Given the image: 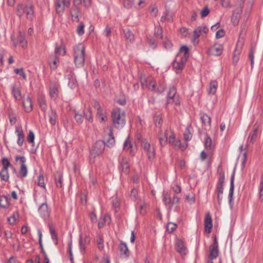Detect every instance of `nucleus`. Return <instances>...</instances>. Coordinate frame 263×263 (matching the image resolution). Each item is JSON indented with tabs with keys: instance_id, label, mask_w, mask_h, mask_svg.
<instances>
[{
	"instance_id": "1",
	"label": "nucleus",
	"mask_w": 263,
	"mask_h": 263,
	"mask_svg": "<svg viewBox=\"0 0 263 263\" xmlns=\"http://www.w3.org/2000/svg\"><path fill=\"white\" fill-rule=\"evenodd\" d=\"M105 132L107 133L106 143L101 140L97 141L90 152L89 162L91 163L95 162V159L97 156L102 154L104 150L105 144L108 147H112L115 143V140L112 134L111 128L110 127L106 128Z\"/></svg>"
},
{
	"instance_id": "2",
	"label": "nucleus",
	"mask_w": 263,
	"mask_h": 263,
	"mask_svg": "<svg viewBox=\"0 0 263 263\" xmlns=\"http://www.w3.org/2000/svg\"><path fill=\"white\" fill-rule=\"evenodd\" d=\"M159 139L162 146L165 145L167 141L176 149H180L181 151L184 150L187 146L186 142L182 144L179 140L176 139L171 129L166 130L162 135H159Z\"/></svg>"
},
{
	"instance_id": "3",
	"label": "nucleus",
	"mask_w": 263,
	"mask_h": 263,
	"mask_svg": "<svg viewBox=\"0 0 263 263\" xmlns=\"http://www.w3.org/2000/svg\"><path fill=\"white\" fill-rule=\"evenodd\" d=\"M189 48L184 46L180 48V51L177 54L173 63V67L176 72H180L184 68L185 64L189 57Z\"/></svg>"
},
{
	"instance_id": "4",
	"label": "nucleus",
	"mask_w": 263,
	"mask_h": 263,
	"mask_svg": "<svg viewBox=\"0 0 263 263\" xmlns=\"http://www.w3.org/2000/svg\"><path fill=\"white\" fill-rule=\"evenodd\" d=\"M26 13V17L29 21H32L34 16V10L31 2H28L25 5L18 4L16 7V14L21 17Z\"/></svg>"
},
{
	"instance_id": "5",
	"label": "nucleus",
	"mask_w": 263,
	"mask_h": 263,
	"mask_svg": "<svg viewBox=\"0 0 263 263\" xmlns=\"http://www.w3.org/2000/svg\"><path fill=\"white\" fill-rule=\"evenodd\" d=\"M111 118L114 125L117 128H122L125 124V113L119 108L113 109Z\"/></svg>"
},
{
	"instance_id": "6",
	"label": "nucleus",
	"mask_w": 263,
	"mask_h": 263,
	"mask_svg": "<svg viewBox=\"0 0 263 263\" xmlns=\"http://www.w3.org/2000/svg\"><path fill=\"white\" fill-rule=\"evenodd\" d=\"M85 46L80 43L73 48L75 64L77 67H82L85 62Z\"/></svg>"
},
{
	"instance_id": "7",
	"label": "nucleus",
	"mask_w": 263,
	"mask_h": 263,
	"mask_svg": "<svg viewBox=\"0 0 263 263\" xmlns=\"http://www.w3.org/2000/svg\"><path fill=\"white\" fill-rule=\"evenodd\" d=\"M141 146L149 160H153L155 156V150L153 145H151L150 143L145 139L141 140Z\"/></svg>"
},
{
	"instance_id": "8",
	"label": "nucleus",
	"mask_w": 263,
	"mask_h": 263,
	"mask_svg": "<svg viewBox=\"0 0 263 263\" xmlns=\"http://www.w3.org/2000/svg\"><path fill=\"white\" fill-rule=\"evenodd\" d=\"M219 255L218 243L216 237L214 238L213 243L209 247V260H212L216 259Z\"/></svg>"
},
{
	"instance_id": "9",
	"label": "nucleus",
	"mask_w": 263,
	"mask_h": 263,
	"mask_svg": "<svg viewBox=\"0 0 263 263\" xmlns=\"http://www.w3.org/2000/svg\"><path fill=\"white\" fill-rule=\"evenodd\" d=\"M70 0H56L55 2V8L57 13L59 15H62L66 7H69Z\"/></svg>"
},
{
	"instance_id": "10",
	"label": "nucleus",
	"mask_w": 263,
	"mask_h": 263,
	"mask_svg": "<svg viewBox=\"0 0 263 263\" xmlns=\"http://www.w3.org/2000/svg\"><path fill=\"white\" fill-rule=\"evenodd\" d=\"M141 83L143 88H147L151 91L156 90V82L152 78L142 77L141 78Z\"/></svg>"
},
{
	"instance_id": "11",
	"label": "nucleus",
	"mask_w": 263,
	"mask_h": 263,
	"mask_svg": "<svg viewBox=\"0 0 263 263\" xmlns=\"http://www.w3.org/2000/svg\"><path fill=\"white\" fill-rule=\"evenodd\" d=\"M176 93V88L174 86L170 87L167 95V103H174L176 105L180 104V101Z\"/></svg>"
},
{
	"instance_id": "12",
	"label": "nucleus",
	"mask_w": 263,
	"mask_h": 263,
	"mask_svg": "<svg viewBox=\"0 0 263 263\" xmlns=\"http://www.w3.org/2000/svg\"><path fill=\"white\" fill-rule=\"evenodd\" d=\"M59 86V84L56 82L50 83L49 88V95L51 98L53 100H55L58 97Z\"/></svg>"
},
{
	"instance_id": "13",
	"label": "nucleus",
	"mask_w": 263,
	"mask_h": 263,
	"mask_svg": "<svg viewBox=\"0 0 263 263\" xmlns=\"http://www.w3.org/2000/svg\"><path fill=\"white\" fill-rule=\"evenodd\" d=\"M223 51V46L220 44H216L210 47L209 49V53L212 55H220Z\"/></svg>"
},
{
	"instance_id": "14",
	"label": "nucleus",
	"mask_w": 263,
	"mask_h": 263,
	"mask_svg": "<svg viewBox=\"0 0 263 263\" xmlns=\"http://www.w3.org/2000/svg\"><path fill=\"white\" fill-rule=\"evenodd\" d=\"M15 133L17 137V143L20 146H22L25 139V135L22 128L20 126L15 127Z\"/></svg>"
},
{
	"instance_id": "15",
	"label": "nucleus",
	"mask_w": 263,
	"mask_h": 263,
	"mask_svg": "<svg viewBox=\"0 0 263 263\" xmlns=\"http://www.w3.org/2000/svg\"><path fill=\"white\" fill-rule=\"evenodd\" d=\"M175 247L177 251L181 255H184L186 254V248L181 239H177L176 240Z\"/></svg>"
},
{
	"instance_id": "16",
	"label": "nucleus",
	"mask_w": 263,
	"mask_h": 263,
	"mask_svg": "<svg viewBox=\"0 0 263 263\" xmlns=\"http://www.w3.org/2000/svg\"><path fill=\"white\" fill-rule=\"evenodd\" d=\"M39 212L41 216L44 219H47L49 216V211L48 205L46 203H42L39 208Z\"/></svg>"
},
{
	"instance_id": "17",
	"label": "nucleus",
	"mask_w": 263,
	"mask_h": 263,
	"mask_svg": "<svg viewBox=\"0 0 263 263\" xmlns=\"http://www.w3.org/2000/svg\"><path fill=\"white\" fill-rule=\"evenodd\" d=\"M48 63L50 65V68L52 70L57 69L60 61L56 55H51L48 59Z\"/></svg>"
},
{
	"instance_id": "18",
	"label": "nucleus",
	"mask_w": 263,
	"mask_h": 263,
	"mask_svg": "<svg viewBox=\"0 0 263 263\" xmlns=\"http://www.w3.org/2000/svg\"><path fill=\"white\" fill-rule=\"evenodd\" d=\"M90 238L87 236L84 238L80 237L79 244L80 251L83 254L85 252L86 246L90 243Z\"/></svg>"
},
{
	"instance_id": "19",
	"label": "nucleus",
	"mask_w": 263,
	"mask_h": 263,
	"mask_svg": "<svg viewBox=\"0 0 263 263\" xmlns=\"http://www.w3.org/2000/svg\"><path fill=\"white\" fill-rule=\"evenodd\" d=\"M119 250L121 255L124 257H128L129 255V251L125 243L121 242L119 245Z\"/></svg>"
},
{
	"instance_id": "20",
	"label": "nucleus",
	"mask_w": 263,
	"mask_h": 263,
	"mask_svg": "<svg viewBox=\"0 0 263 263\" xmlns=\"http://www.w3.org/2000/svg\"><path fill=\"white\" fill-rule=\"evenodd\" d=\"M204 227L206 230H209L208 232H211V230L212 228V217L209 213H207L204 218Z\"/></svg>"
},
{
	"instance_id": "21",
	"label": "nucleus",
	"mask_w": 263,
	"mask_h": 263,
	"mask_svg": "<svg viewBox=\"0 0 263 263\" xmlns=\"http://www.w3.org/2000/svg\"><path fill=\"white\" fill-rule=\"evenodd\" d=\"M23 106L26 112H29L31 111L32 110V103L29 97H27L26 99L23 101Z\"/></svg>"
},
{
	"instance_id": "22",
	"label": "nucleus",
	"mask_w": 263,
	"mask_h": 263,
	"mask_svg": "<svg viewBox=\"0 0 263 263\" xmlns=\"http://www.w3.org/2000/svg\"><path fill=\"white\" fill-rule=\"evenodd\" d=\"M123 149L125 151H129V153L132 155H134V152L133 150V146L131 143L130 140L129 138H127L126 140L125 141L123 145Z\"/></svg>"
},
{
	"instance_id": "23",
	"label": "nucleus",
	"mask_w": 263,
	"mask_h": 263,
	"mask_svg": "<svg viewBox=\"0 0 263 263\" xmlns=\"http://www.w3.org/2000/svg\"><path fill=\"white\" fill-rule=\"evenodd\" d=\"M97 117L100 122H105L107 120V113L105 110L103 109L97 112Z\"/></svg>"
},
{
	"instance_id": "24",
	"label": "nucleus",
	"mask_w": 263,
	"mask_h": 263,
	"mask_svg": "<svg viewBox=\"0 0 263 263\" xmlns=\"http://www.w3.org/2000/svg\"><path fill=\"white\" fill-rule=\"evenodd\" d=\"M57 114L55 110L51 109L49 113V122L52 125H55L57 121Z\"/></svg>"
},
{
	"instance_id": "25",
	"label": "nucleus",
	"mask_w": 263,
	"mask_h": 263,
	"mask_svg": "<svg viewBox=\"0 0 263 263\" xmlns=\"http://www.w3.org/2000/svg\"><path fill=\"white\" fill-rule=\"evenodd\" d=\"M0 177L2 180L7 182L9 178L8 169L2 168L0 172Z\"/></svg>"
},
{
	"instance_id": "26",
	"label": "nucleus",
	"mask_w": 263,
	"mask_h": 263,
	"mask_svg": "<svg viewBox=\"0 0 263 263\" xmlns=\"http://www.w3.org/2000/svg\"><path fill=\"white\" fill-rule=\"evenodd\" d=\"M66 53L65 48L64 45H57L55 48V52L53 55H59L64 56Z\"/></svg>"
},
{
	"instance_id": "27",
	"label": "nucleus",
	"mask_w": 263,
	"mask_h": 263,
	"mask_svg": "<svg viewBox=\"0 0 263 263\" xmlns=\"http://www.w3.org/2000/svg\"><path fill=\"white\" fill-rule=\"evenodd\" d=\"M124 37L126 40L130 42H133L135 40L134 35L132 33V32L128 29H126L123 30Z\"/></svg>"
},
{
	"instance_id": "28",
	"label": "nucleus",
	"mask_w": 263,
	"mask_h": 263,
	"mask_svg": "<svg viewBox=\"0 0 263 263\" xmlns=\"http://www.w3.org/2000/svg\"><path fill=\"white\" fill-rule=\"evenodd\" d=\"M12 93L16 100H20L22 99L21 91L19 87H14L12 88Z\"/></svg>"
},
{
	"instance_id": "29",
	"label": "nucleus",
	"mask_w": 263,
	"mask_h": 263,
	"mask_svg": "<svg viewBox=\"0 0 263 263\" xmlns=\"http://www.w3.org/2000/svg\"><path fill=\"white\" fill-rule=\"evenodd\" d=\"M70 14L73 21H79V8L78 7L72 8Z\"/></svg>"
},
{
	"instance_id": "30",
	"label": "nucleus",
	"mask_w": 263,
	"mask_h": 263,
	"mask_svg": "<svg viewBox=\"0 0 263 263\" xmlns=\"http://www.w3.org/2000/svg\"><path fill=\"white\" fill-rule=\"evenodd\" d=\"M201 120L205 126H210L211 118L206 114H202L200 116Z\"/></svg>"
},
{
	"instance_id": "31",
	"label": "nucleus",
	"mask_w": 263,
	"mask_h": 263,
	"mask_svg": "<svg viewBox=\"0 0 263 263\" xmlns=\"http://www.w3.org/2000/svg\"><path fill=\"white\" fill-rule=\"evenodd\" d=\"M217 88V83L216 81H212L210 83L209 88L208 89L210 94L214 95L216 91Z\"/></svg>"
},
{
	"instance_id": "32",
	"label": "nucleus",
	"mask_w": 263,
	"mask_h": 263,
	"mask_svg": "<svg viewBox=\"0 0 263 263\" xmlns=\"http://www.w3.org/2000/svg\"><path fill=\"white\" fill-rule=\"evenodd\" d=\"M201 34L200 33V31L198 30H197L196 28L193 31V37L192 39V43L194 45H197L199 43V37Z\"/></svg>"
},
{
	"instance_id": "33",
	"label": "nucleus",
	"mask_w": 263,
	"mask_h": 263,
	"mask_svg": "<svg viewBox=\"0 0 263 263\" xmlns=\"http://www.w3.org/2000/svg\"><path fill=\"white\" fill-rule=\"evenodd\" d=\"M48 227H49V231H50V234H51V238L53 240L55 244L57 245L58 244L57 234V233H56L54 228H53V227H52V226L51 224H49Z\"/></svg>"
},
{
	"instance_id": "34",
	"label": "nucleus",
	"mask_w": 263,
	"mask_h": 263,
	"mask_svg": "<svg viewBox=\"0 0 263 263\" xmlns=\"http://www.w3.org/2000/svg\"><path fill=\"white\" fill-rule=\"evenodd\" d=\"M27 173L28 170L26 165L25 164L21 165L19 170V176L21 178L26 177L27 175Z\"/></svg>"
},
{
	"instance_id": "35",
	"label": "nucleus",
	"mask_w": 263,
	"mask_h": 263,
	"mask_svg": "<svg viewBox=\"0 0 263 263\" xmlns=\"http://www.w3.org/2000/svg\"><path fill=\"white\" fill-rule=\"evenodd\" d=\"M163 201L165 205H170L171 206L172 199L170 197V195L167 193H163Z\"/></svg>"
},
{
	"instance_id": "36",
	"label": "nucleus",
	"mask_w": 263,
	"mask_h": 263,
	"mask_svg": "<svg viewBox=\"0 0 263 263\" xmlns=\"http://www.w3.org/2000/svg\"><path fill=\"white\" fill-rule=\"evenodd\" d=\"M259 198L261 201H263V176L260 178L258 187Z\"/></svg>"
},
{
	"instance_id": "37",
	"label": "nucleus",
	"mask_w": 263,
	"mask_h": 263,
	"mask_svg": "<svg viewBox=\"0 0 263 263\" xmlns=\"http://www.w3.org/2000/svg\"><path fill=\"white\" fill-rule=\"evenodd\" d=\"M223 187H216V193L217 195V200L219 204L221 203L222 199Z\"/></svg>"
},
{
	"instance_id": "38",
	"label": "nucleus",
	"mask_w": 263,
	"mask_h": 263,
	"mask_svg": "<svg viewBox=\"0 0 263 263\" xmlns=\"http://www.w3.org/2000/svg\"><path fill=\"white\" fill-rule=\"evenodd\" d=\"M39 103L42 110L45 111L47 109V104L44 97H39Z\"/></svg>"
},
{
	"instance_id": "39",
	"label": "nucleus",
	"mask_w": 263,
	"mask_h": 263,
	"mask_svg": "<svg viewBox=\"0 0 263 263\" xmlns=\"http://www.w3.org/2000/svg\"><path fill=\"white\" fill-rule=\"evenodd\" d=\"M68 79L69 80L68 85L70 88L71 89L75 88L77 85V81L75 78L73 76H68Z\"/></svg>"
},
{
	"instance_id": "40",
	"label": "nucleus",
	"mask_w": 263,
	"mask_h": 263,
	"mask_svg": "<svg viewBox=\"0 0 263 263\" xmlns=\"http://www.w3.org/2000/svg\"><path fill=\"white\" fill-rule=\"evenodd\" d=\"M18 41L20 42V43L21 45V46L23 48H26L27 46V41L26 40L25 36L24 35H23L22 33H20L18 36Z\"/></svg>"
},
{
	"instance_id": "41",
	"label": "nucleus",
	"mask_w": 263,
	"mask_h": 263,
	"mask_svg": "<svg viewBox=\"0 0 263 263\" xmlns=\"http://www.w3.org/2000/svg\"><path fill=\"white\" fill-rule=\"evenodd\" d=\"M97 243L98 245V249L100 251H102L104 249V246L103 244V240L102 237L100 235L98 236L97 239Z\"/></svg>"
},
{
	"instance_id": "42",
	"label": "nucleus",
	"mask_w": 263,
	"mask_h": 263,
	"mask_svg": "<svg viewBox=\"0 0 263 263\" xmlns=\"http://www.w3.org/2000/svg\"><path fill=\"white\" fill-rule=\"evenodd\" d=\"M145 0H133V5L136 8H141L144 6Z\"/></svg>"
},
{
	"instance_id": "43",
	"label": "nucleus",
	"mask_w": 263,
	"mask_h": 263,
	"mask_svg": "<svg viewBox=\"0 0 263 263\" xmlns=\"http://www.w3.org/2000/svg\"><path fill=\"white\" fill-rule=\"evenodd\" d=\"M234 179H233V176H232L231 177V184H230V188L229 194V198L230 199V201H231L232 198V196H233V192H234Z\"/></svg>"
},
{
	"instance_id": "44",
	"label": "nucleus",
	"mask_w": 263,
	"mask_h": 263,
	"mask_svg": "<svg viewBox=\"0 0 263 263\" xmlns=\"http://www.w3.org/2000/svg\"><path fill=\"white\" fill-rule=\"evenodd\" d=\"M257 135V129H254L252 133H250L248 137V140L251 142H253L256 139Z\"/></svg>"
},
{
	"instance_id": "45",
	"label": "nucleus",
	"mask_w": 263,
	"mask_h": 263,
	"mask_svg": "<svg viewBox=\"0 0 263 263\" xmlns=\"http://www.w3.org/2000/svg\"><path fill=\"white\" fill-rule=\"evenodd\" d=\"M84 23L80 22L77 29V32L79 35H82L84 33Z\"/></svg>"
},
{
	"instance_id": "46",
	"label": "nucleus",
	"mask_w": 263,
	"mask_h": 263,
	"mask_svg": "<svg viewBox=\"0 0 263 263\" xmlns=\"http://www.w3.org/2000/svg\"><path fill=\"white\" fill-rule=\"evenodd\" d=\"M37 185L44 189H45V184L44 182V177L43 175H40L37 178Z\"/></svg>"
},
{
	"instance_id": "47",
	"label": "nucleus",
	"mask_w": 263,
	"mask_h": 263,
	"mask_svg": "<svg viewBox=\"0 0 263 263\" xmlns=\"http://www.w3.org/2000/svg\"><path fill=\"white\" fill-rule=\"evenodd\" d=\"M177 228V224L173 222H168L166 226V230L169 233L173 232Z\"/></svg>"
},
{
	"instance_id": "48",
	"label": "nucleus",
	"mask_w": 263,
	"mask_h": 263,
	"mask_svg": "<svg viewBox=\"0 0 263 263\" xmlns=\"http://www.w3.org/2000/svg\"><path fill=\"white\" fill-rule=\"evenodd\" d=\"M154 121L155 123L156 126L160 128L161 127L162 123V118L160 115H156L154 117Z\"/></svg>"
},
{
	"instance_id": "49",
	"label": "nucleus",
	"mask_w": 263,
	"mask_h": 263,
	"mask_svg": "<svg viewBox=\"0 0 263 263\" xmlns=\"http://www.w3.org/2000/svg\"><path fill=\"white\" fill-rule=\"evenodd\" d=\"M9 204L7 201V198L6 197H2L0 198V206L6 208L8 206Z\"/></svg>"
},
{
	"instance_id": "50",
	"label": "nucleus",
	"mask_w": 263,
	"mask_h": 263,
	"mask_svg": "<svg viewBox=\"0 0 263 263\" xmlns=\"http://www.w3.org/2000/svg\"><path fill=\"white\" fill-rule=\"evenodd\" d=\"M84 115L85 116V118L88 121L92 122L93 121V119L92 117V112H91V109L90 108H88L87 109V112H84Z\"/></svg>"
},
{
	"instance_id": "51",
	"label": "nucleus",
	"mask_w": 263,
	"mask_h": 263,
	"mask_svg": "<svg viewBox=\"0 0 263 263\" xmlns=\"http://www.w3.org/2000/svg\"><path fill=\"white\" fill-rule=\"evenodd\" d=\"M122 4L126 9H130L133 6V0H123Z\"/></svg>"
},
{
	"instance_id": "52",
	"label": "nucleus",
	"mask_w": 263,
	"mask_h": 263,
	"mask_svg": "<svg viewBox=\"0 0 263 263\" xmlns=\"http://www.w3.org/2000/svg\"><path fill=\"white\" fill-rule=\"evenodd\" d=\"M211 145H212V139L209 137H206L204 138V146L206 149H211Z\"/></svg>"
},
{
	"instance_id": "53",
	"label": "nucleus",
	"mask_w": 263,
	"mask_h": 263,
	"mask_svg": "<svg viewBox=\"0 0 263 263\" xmlns=\"http://www.w3.org/2000/svg\"><path fill=\"white\" fill-rule=\"evenodd\" d=\"M74 118L78 124H81L82 123L83 121V117L81 114L76 112L74 115Z\"/></svg>"
},
{
	"instance_id": "54",
	"label": "nucleus",
	"mask_w": 263,
	"mask_h": 263,
	"mask_svg": "<svg viewBox=\"0 0 263 263\" xmlns=\"http://www.w3.org/2000/svg\"><path fill=\"white\" fill-rule=\"evenodd\" d=\"M27 140L29 143H33L34 141V134L32 130H30L27 137Z\"/></svg>"
},
{
	"instance_id": "55",
	"label": "nucleus",
	"mask_w": 263,
	"mask_h": 263,
	"mask_svg": "<svg viewBox=\"0 0 263 263\" xmlns=\"http://www.w3.org/2000/svg\"><path fill=\"white\" fill-rule=\"evenodd\" d=\"M18 215L17 213H13V214L8 218V221L10 224H13L14 223L16 219L18 218Z\"/></svg>"
},
{
	"instance_id": "56",
	"label": "nucleus",
	"mask_w": 263,
	"mask_h": 263,
	"mask_svg": "<svg viewBox=\"0 0 263 263\" xmlns=\"http://www.w3.org/2000/svg\"><path fill=\"white\" fill-rule=\"evenodd\" d=\"M221 6L226 8L230 9L232 7L230 0H220Z\"/></svg>"
},
{
	"instance_id": "57",
	"label": "nucleus",
	"mask_w": 263,
	"mask_h": 263,
	"mask_svg": "<svg viewBox=\"0 0 263 263\" xmlns=\"http://www.w3.org/2000/svg\"><path fill=\"white\" fill-rule=\"evenodd\" d=\"M2 164L3 167L2 168H7L8 169V167L10 166V163L8 159L6 158H4L2 159Z\"/></svg>"
},
{
	"instance_id": "58",
	"label": "nucleus",
	"mask_w": 263,
	"mask_h": 263,
	"mask_svg": "<svg viewBox=\"0 0 263 263\" xmlns=\"http://www.w3.org/2000/svg\"><path fill=\"white\" fill-rule=\"evenodd\" d=\"M197 30L200 31V33L201 34L202 33L206 34L209 31L208 28L205 26L204 25H202L201 26H198L196 28Z\"/></svg>"
},
{
	"instance_id": "59",
	"label": "nucleus",
	"mask_w": 263,
	"mask_h": 263,
	"mask_svg": "<svg viewBox=\"0 0 263 263\" xmlns=\"http://www.w3.org/2000/svg\"><path fill=\"white\" fill-rule=\"evenodd\" d=\"M14 71L16 74H20V76H21L24 80L26 79V75L23 69L16 68L14 70Z\"/></svg>"
},
{
	"instance_id": "60",
	"label": "nucleus",
	"mask_w": 263,
	"mask_h": 263,
	"mask_svg": "<svg viewBox=\"0 0 263 263\" xmlns=\"http://www.w3.org/2000/svg\"><path fill=\"white\" fill-rule=\"evenodd\" d=\"M236 13V11H234L232 16V21L234 24H237L240 18V15H237Z\"/></svg>"
},
{
	"instance_id": "61",
	"label": "nucleus",
	"mask_w": 263,
	"mask_h": 263,
	"mask_svg": "<svg viewBox=\"0 0 263 263\" xmlns=\"http://www.w3.org/2000/svg\"><path fill=\"white\" fill-rule=\"evenodd\" d=\"M15 160L16 162L19 161L21 163V165L25 164L26 158L24 156L16 155L15 157Z\"/></svg>"
},
{
	"instance_id": "62",
	"label": "nucleus",
	"mask_w": 263,
	"mask_h": 263,
	"mask_svg": "<svg viewBox=\"0 0 263 263\" xmlns=\"http://www.w3.org/2000/svg\"><path fill=\"white\" fill-rule=\"evenodd\" d=\"M224 181V175H222L219 178L217 187H223Z\"/></svg>"
},
{
	"instance_id": "63",
	"label": "nucleus",
	"mask_w": 263,
	"mask_h": 263,
	"mask_svg": "<svg viewBox=\"0 0 263 263\" xmlns=\"http://www.w3.org/2000/svg\"><path fill=\"white\" fill-rule=\"evenodd\" d=\"M210 12L208 7H205L201 11V17H204L207 16Z\"/></svg>"
},
{
	"instance_id": "64",
	"label": "nucleus",
	"mask_w": 263,
	"mask_h": 263,
	"mask_svg": "<svg viewBox=\"0 0 263 263\" xmlns=\"http://www.w3.org/2000/svg\"><path fill=\"white\" fill-rule=\"evenodd\" d=\"M55 181L56 183L57 186L58 187L61 188L62 186V179L61 176L59 177V178L57 177L55 178Z\"/></svg>"
}]
</instances>
